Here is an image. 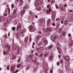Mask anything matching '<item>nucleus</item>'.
<instances>
[{
    "label": "nucleus",
    "mask_w": 73,
    "mask_h": 73,
    "mask_svg": "<svg viewBox=\"0 0 73 73\" xmlns=\"http://www.w3.org/2000/svg\"><path fill=\"white\" fill-rule=\"evenodd\" d=\"M35 64H36V65H40V64L37 62H36L35 63Z\"/></svg>",
    "instance_id": "45"
},
{
    "label": "nucleus",
    "mask_w": 73,
    "mask_h": 73,
    "mask_svg": "<svg viewBox=\"0 0 73 73\" xmlns=\"http://www.w3.org/2000/svg\"><path fill=\"white\" fill-rule=\"evenodd\" d=\"M40 35H37L36 38V39H37V40H39V39H40Z\"/></svg>",
    "instance_id": "28"
},
{
    "label": "nucleus",
    "mask_w": 73,
    "mask_h": 73,
    "mask_svg": "<svg viewBox=\"0 0 73 73\" xmlns=\"http://www.w3.org/2000/svg\"><path fill=\"white\" fill-rule=\"evenodd\" d=\"M52 26H56V24H55V23H52Z\"/></svg>",
    "instance_id": "55"
},
{
    "label": "nucleus",
    "mask_w": 73,
    "mask_h": 73,
    "mask_svg": "<svg viewBox=\"0 0 73 73\" xmlns=\"http://www.w3.org/2000/svg\"><path fill=\"white\" fill-rule=\"evenodd\" d=\"M21 51L20 50H18V52L17 53V54H19V53H20V52Z\"/></svg>",
    "instance_id": "59"
},
{
    "label": "nucleus",
    "mask_w": 73,
    "mask_h": 73,
    "mask_svg": "<svg viewBox=\"0 0 73 73\" xmlns=\"http://www.w3.org/2000/svg\"><path fill=\"white\" fill-rule=\"evenodd\" d=\"M34 45H35V42H33V45H32V48H35V46Z\"/></svg>",
    "instance_id": "32"
},
{
    "label": "nucleus",
    "mask_w": 73,
    "mask_h": 73,
    "mask_svg": "<svg viewBox=\"0 0 73 73\" xmlns=\"http://www.w3.org/2000/svg\"><path fill=\"white\" fill-rule=\"evenodd\" d=\"M8 23H5L4 24V27L5 28H7L8 27Z\"/></svg>",
    "instance_id": "19"
},
{
    "label": "nucleus",
    "mask_w": 73,
    "mask_h": 73,
    "mask_svg": "<svg viewBox=\"0 0 73 73\" xmlns=\"http://www.w3.org/2000/svg\"><path fill=\"white\" fill-rule=\"evenodd\" d=\"M42 2H43V0H36V1L35 4L36 7L40 5L41 3H42Z\"/></svg>",
    "instance_id": "1"
},
{
    "label": "nucleus",
    "mask_w": 73,
    "mask_h": 73,
    "mask_svg": "<svg viewBox=\"0 0 73 73\" xmlns=\"http://www.w3.org/2000/svg\"><path fill=\"white\" fill-rule=\"evenodd\" d=\"M58 31L59 33H61L62 31V29L61 28L59 29H58Z\"/></svg>",
    "instance_id": "46"
},
{
    "label": "nucleus",
    "mask_w": 73,
    "mask_h": 73,
    "mask_svg": "<svg viewBox=\"0 0 73 73\" xmlns=\"http://www.w3.org/2000/svg\"><path fill=\"white\" fill-rule=\"evenodd\" d=\"M16 1L17 2H19V1H20V7H21V8L23 7V3L24 2L23 0H16Z\"/></svg>",
    "instance_id": "4"
},
{
    "label": "nucleus",
    "mask_w": 73,
    "mask_h": 73,
    "mask_svg": "<svg viewBox=\"0 0 73 73\" xmlns=\"http://www.w3.org/2000/svg\"><path fill=\"white\" fill-rule=\"evenodd\" d=\"M22 30V31H21V32L24 33V32H25V30H24V29Z\"/></svg>",
    "instance_id": "60"
},
{
    "label": "nucleus",
    "mask_w": 73,
    "mask_h": 73,
    "mask_svg": "<svg viewBox=\"0 0 73 73\" xmlns=\"http://www.w3.org/2000/svg\"><path fill=\"white\" fill-rule=\"evenodd\" d=\"M38 33L39 34H40V35H41L42 34V32L40 31H39L38 32Z\"/></svg>",
    "instance_id": "54"
},
{
    "label": "nucleus",
    "mask_w": 73,
    "mask_h": 73,
    "mask_svg": "<svg viewBox=\"0 0 73 73\" xmlns=\"http://www.w3.org/2000/svg\"><path fill=\"white\" fill-rule=\"evenodd\" d=\"M60 64V61H59L58 62H57V66H59Z\"/></svg>",
    "instance_id": "42"
},
{
    "label": "nucleus",
    "mask_w": 73,
    "mask_h": 73,
    "mask_svg": "<svg viewBox=\"0 0 73 73\" xmlns=\"http://www.w3.org/2000/svg\"><path fill=\"white\" fill-rule=\"evenodd\" d=\"M37 69V67H35L33 69L34 72H35L36 71Z\"/></svg>",
    "instance_id": "35"
},
{
    "label": "nucleus",
    "mask_w": 73,
    "mask_h": 73,
    "mask_svg": "<svg viewBox=\"0 0 73 73\" xmlns=\"http://www.w3.org/2000/svg\"><path fill=\"white\" fill-rule=\"evenodd\" d=\"M15 68V65H13L11 67L10 70L11 72H13L14 70V68Z\"/></svg>",
    "instance_id": "10"
},
{
    "label": "nucleus",
    "mask_w": 73,
    "mask_h": 73,
    "mask_svg": "<svg viewBox=\"0 0 73 73\" xmlns=\"http://www.w3.org/2000/svg\"><path fill=\"white\" fill-rule=\"evenodd\" d=\"M25 10H22L21 12L20 15L22 16H23V15L25 13Z\"/></svg>",
    "instance_id": "13"
},
{
    "label": "nucleus",
    "mask_w": 73,
    "mask_h": 73,
    "mask_svg": "<svg viewBox=\"0 0 73 73\" xmlns=\"http://www.w3.org/2000/svg\"><path fill=\"white\" fill-rule=\"evenodd\" d=\"M53 29V28L50 27L49 31L50 32L52 31V30Z\"/></svg>",
    "instance_id": "40"
},
{
    "label": "nucleus",
    "mask_w": 73,
    "mask_h": 73,
    "mask_svg": "<svg viewBox=\"0 0 73 73\" xmlns=\"http://www.w3.org/2000/svg\"><path fill=\"white\" fill-rule=\"evenodd\" d=\"M60 25V24H58V25H57L56 26V29H58V26Z\"/></svg>",
    "instance_id": "53"
},
{
    "label": "nucleus",
    "mask_w": 73,
    "mask_h": 73,
    "mask_svg": "<svg viewBox=\"0 0 73 73\" xmlns=\"http://www.w3.org/2000/svg\"><path fill=\"white\" fill-rule=\"evenodd\" d=\"M58 36L57 34H55L54 36H52L51 37V38L53 41L54 42V41H55L56 39L58 38Z\"/></svg>",
    "instance_id": "2"
},
{
    "label": "nucleus",
    "mask_w": 73,
    "mask_h": 73,
    "mask_svg": "<svg viewBox=\"0 0 73 73\" xmlns=\"http://www.w3.org/2000/svg\"><path fill=\"white\" fill-rule=\"evenodd\" d=\"M7 48H8V50H6V53L7 54H8V50H10V49L11 48V46L10 45H8L7 46Z\"/></svg>",
    "instance_id": "15"
},
{
    "label": "nucleus",
    "mask_w": 73,
    "mask_h": 73,
    "mask_svg": "<svg viewBox=\"0 0 73 73\" xmlns=\"http://www.w3.org/2000/svg\"><path fill=\"white\" fill-rule=\"evenodd\" d=\"M60 62L61 63H62H62H63L64 61H63V60H60Z\"/></svg>",
    "instance_id": "56"
},
{
    "label": "nucleus",
    "mask_w": 73,
    "mask_h": 73,
    "mask_svg": "<svg viewBox=\"0 0 73 73\" xmlns=\"http://www.w3.org/2000/svg\"><path fill=\"white\" fill-rule=\"evenodd\" d=\"M8 12L9 13V14H10V11H11V10H10V9H9V7H8Z\"/></svg>",
    "instance_id": "43"
},
{
    "label": "nucleus",
    "mask_w": 73,
    "mask_h": 73,
    "mask_svg": "<svg viewBox=\"0 0 73 73\" xmlns=\"http://www.w3.org/2000/svg\"><path fill=\"white\" fill-rule=\"evenodd\" d=\"M21 24H19L17 26V31H21Z\"/></svg>",
    "instance_id": "6"
},
{
    "label": "nucleus",
    "mask_w": 73,
    "mask_h": 73,
    "mask_svg": "<svg viewBox=\"0 0 73 73\" xmlns=\"http://www.w3.org/2000/svg\"><path fill=\"white\" fill-rule=\"evenodd\" d=\"M16 27H12V29L13 32H14V31H15V30H16Z\"/></svg>",
    "instance_id": "29"
},
{
    "label": "nucleus",
    "mask_w": 73,
    "mask_h": 73,
    "mask_svg": "<svg viewBox=\"0 0 73 73\" xmlns=\"http://www.w3.org/2000/svg\"><path fill=\"white\" fill-rule=\"evenodd\" d=\"M61 35L62 36L65 37L66 36V33L64 32H62L61 33Z\"/></svg>",
    "instance_id": "18"
},
{
    "label": "nucleus",
    "mask_w": 73,
    "mask_h": 73,
    "mask_svg": "<svg viewBox=\"0 0 73 73\" xmlns=\"http://www.w3.org/2000/svg\"><path fill=\"white\" fill-rule=\"evenodd\" d=\"M19 70H17L15 72H14L13 73H17V72H19Z\"/></svg>",
    "instance_id": "50"
},
{
    "label": "nucleus",
    "mask_w": 73,
    "mask_h": 73,
    "mask_svg": "<svg viewBox=\"0 0 73 73\" xmlns=\"http://www.w3.org/2000/svg\"><path fill=\"white\" fill-rule=\"evenodd\" d=\"M18 48V47H17V46H14L13 47V49L14 50H17V49Z\"/></svg>",
    "instance_id": "20"
},
{
    "label": "nucleus",
    "mask_w": 73,
    "mask_h": 73,
    "mask_svg": "<svg viewBox=\"0 0 73 73\" xmlns=\"http://www.w3.org/2000/svg\"><path fill=\"white\" fill-rule=\"evenodd\" d=\"M16 57L15 55L13 54L12 56V59H13V60H15V59H16Z\"/></svg>",
    "instance_id": "25"
},
{
    "label": "nucleus",
    "mask_w": 73,
    "mask_h": 73,
    "mask_svg": "<svg viewBox=\"0 0 73 73\" xmlns=\"http://www.w3.org/2000/svg\"><path fill=\"white\" fill-rule=\"evenodd\" d=\"M29 40H30V42H31L32 41V38L31 37H30Z\"/></svg>",
    "instance_id": "63"
},
{
    "label": "nucleus",
    "mask_w": 73,
    "mask_h": 73,
    "mask_svg": "<svg viewBox=\"0 0 73 73\" xmlns=\"http://www.w3.org/2000/svg\"><path fill=\"white\" fill-rule=\"evenodd\" d=\"M54 57V56L53 55H51V56L50 57V58H48L49 59H50V60H53V58Z\"/></svg>",
    "instance_id": "22"
},
{
    "label": "nucleus",
    "mask_w": 73,
    "mask_h": 73,
    "mask_svg": "<svg viewBox=\"0 0 73 73\" xmlns=\"http://www.w3.org/2000/svg\"><path fill=\"white\" fill-rule=\"evenodd\" d=\"M56 49L58 50L59 54H61V51H60V48L58 46H56Z\"/></svg>",
    "instance_id": "14"
},
{
    "label": "nucleus",
    "mask_w": 73,
    "mask_h": 73,
    "mask_svg": "<svg viewBox=\"0 0 73 73\" xmlns=\"http://www.w3.org/2000/svg\"><path fill=\"white\" fill-rule=\"evenodd\" d=\"M4 17L2 16L0 17V21H3L4 20Z\"/></svg>",
    "instance_id": "27"
},
{
    "label": "nucleus",
    "mask_w": 73,
    "mask_h": 73,
    "mask_svg": "<svg viewBox=\"0 0 73 73\" xmlns=\"http://www.w3.org/2000/svg\"><path fill=\"white\" fill-rule=\"evenodd\" d=\"M37 61V58H35L34 60V63H35V62H36Z\"/></svg>",
    "instance_id": "39"
},
{
    "label": "nucleus",
    "mask_w": 73,
    "mask_h": 73,
    "mask_svg": "<svg viewBox=\"0 0 73 73\" xmlns=\"http://www.w3.org/2000/svg\"><path fill=\"white\" fill-rule=\"evenodd\" d=\"M6 52L5 51H4V52H3V55H6Z\"/></svg>",
    "instance_id": "51"
},
{
    "label": "nucleus",
    "mask_w": 73,
    "mask_h": 73,
    "mask_svg": "<svg viewBox=\"0 0 73 73\" xmlns=\"http://www.w3.org/2000/svg\"><path fill=\"white\" fill-rule=\"evenodd\" d=\"M8 15V14L6 13L5 12L3 13V16H7Z\"/></svg>",
    "instance_id": "34"
},
{
    "label": "nucleus",
    "mask_w": 73,
    "mask_h": 73,
    "mask_svg": "<svg viewBox=\"0 0 73 73\" xmlns=\"http://www.w3.org/2000/svg\"><path fill=\"white\" fill-rule=\"evenodd\" d=\"M7 70H9V66H7Z\"/></svg>",
    "instance_id": "58"
},
{
    "label": "nucleus",
    "mask_w": 73,
    "mask_h": 73,
    "mask_svg": "<svg viewBox=\"0 0 73 73\" xmlns=\"http://www.w3.org/2000/svg\"><path fill=\"white\" fill-rule=\"evenodd\" d=\"M39 21L40 22V23H42V20L40 19H39Z\"/></svg>",
    "instance_id": "49"
},
{
    "label": "nucleus",
    "mask_w": 73,
    "mask_h": 73,
    "mask_svg": "<svg viewBox=\"0 0 73 73\" xmlns=\"http://www.w3.org/2000/svg\"><path fill=\"white\" fill-rule=\"evenodd\" d=\"M56 13H57V12L54 11L52 15L51 18L53 21H55L54 19H55V17H56Z\"/></svg>",
    "instance_id": "3"
},
{
    "label": "nucleus",
    "mask_w": 73,
    "mask_h": 73,
    "mask_svg": "<svg viewBox=\"0 0 73 73\" xmlns=\"http://www.w3.org/2000/svg\"><path fill=\"white\" fill-rule=\"evenodd\" d=\"M36 48L38 52H42V51L44 50V48L43 47H40L39 48L36 47Z\"/></svg>",
    "instance_id": "5"
},
{
    "label": "nucleus",
    "mask_w": 73,
    "mask_h": 73,
    "mask_svg": "<svg viewBox=\"0 0 73 73\" xmlns=\"http://www.w3.org/2000/svg\"><path fill=\"white\" fill-rule=\"evenodd\" d=\"M30 69V66L28 65L26 68V70H28V69Z\"/></svg>",
    "instance_id": "26"
},
{
    "label": "nucleus",
    "mask_w": 73,
    "mask_h": 73,
    "mask_svg": "<svg viewBox=\"0 0 73 73\" xmlns=\"http://www.w3.org/2000/svg\"><path fill=\"white\" fill-rule=\"evenodd\" d=\"M58 72L59 73H64L63 72V70H61L60 69H59L58 70Z\"/></svg>",
    "instance_id": "24"
},
{
    "label": "nucleus",
    "mask_w": 73,
    "mask_h": 73,
    "mask_svg": "<svg viewBox=\"0 0 73 73\" xmlns=\"http://www.w3.org/2000/svg\"><path fill=\"white\" fill-rule=\"evenodd\" d=\"M51 6V4H49L48 5H47V8H49V7H50V6Z\"/></svg>",
    "instance_id": "48"
},
{
    "label": "nucleus",
    "mask_w": 73,
    "mask_h": 73,
    "mask_svg": "<svg viewBox=\"0 0 73 73\" xmlns=\"http://www.w3.org/2000/svg\"><path fill=\"white\" fill-rule=\"evenodd\" d=\"M50 29V27H48L46 28V32L49 31V29Z\"/></svg>",
    "instance_id": "44"
},
{
    "label": "nucleus",
    "mask_w": 73,
    "mask_h": 73,
    "mask_svg": "<svg viewBox=\"0 0 73 73\" xmlns=\"http://www.w3.org/2000/svg\"><path fill=\"white\" fill-rule=\"evenodd\" d=\"M53 47V45H50L48 47V48L50 49H52Z\"/></svg>",
    "instance_id": "33"
},
{
    "label": "nucleus",
    "mask_w": 73,
    "mask_h": 73,
    "mask_svg": "<svg viewBox=\"0 0 73 73\" xmlns=\"http://www.w3.org/2000/svg\"><path fill=\"white\" fill-rule=\"evenodd\" d=\"M43 42L44 43L46 44V45L48 44V40L46 39V38H43Z\"/></svg>",
    "instance_id": "11"
},
{
    "label": "nucleus",
    "mask_w": 73,
    "mask_h": 73,
    "mask_svg": "<svg viewBox=\"0 0 73 73\" xmlns=\"http://www.w3.org/2000/svg\"><path fill=\"white\" fill-rule=\"evenodd\" d=\"M14 14H16V12H17V10L15 9H14Z\"/></svg>",
    "instance_id": "47"
},
{
    "label": "nucleus",
    "mask_w": 73,
    "mask_h": 73,
    "mask_svg": "<svg viewBox=\"0 0 73 73\" xmlns=\"http://www.w3.org/2000/svg\"><path fill=\"white\" fill-rule=\"evenodd\" d=\"M50 73H53V70H51Z\"/></svg>",
    "instance_id": "61"
},
{
    "label": "nucleus",
    "mask_w": 73,
    "mask_h": 73,
    "mask_svg": "<svg viewBox=\"0 0 73 73\" xmlns=\"http://www.w3.org/2000/svg\"><path fill=\"white\" fill-rule=\"evenodd\" d=\"M7 23H9V24H11V23H12V21L11 20H8L7 21Z\"/></svg>",
    "instance_id": "37"
},
{
    "label": "nucleus",
    "mask_w": 73,
    "mask_h": 73,
    "mask_svg": "<svg viewBox=\"0 0 73 73\" xmlns=\"http://www.w3.org/2000/svg\"><path fill=\"white\" fill-rule=\"evenodd\" d=\"M36 9L38 10V11H41V8L40 7H37Z\"/></svg>",
    "instance_id": "31"
},
{
    "label": "nucleus",
    "mask_w": 73,
    "mask_h": 73,
    "mask_svg": "<svg viewBox=\"0 0 73 73\" xmlns=\"http://www.w3.org/2000/svg\"><path fill=\"white\" fill-rule=\"evenodd\" d=\"M43 56H44V54L42 53H41L39 54V57L40 58H42L43 57Z\"/></svg>",
    "instance_id": "21"
},
{
    "label": "nucleus",
    "mask_w": 73,
    "mask_h": 73,
    "mask_svg": "<svg viewBox=\"0 0 73 73\" xmlns=\"http://www.w3.org/2000/svg\"><path fill=\"white\" fill-rule=\"evenodd\" d=\"M51 4H54V2H53V0H52L51 1Z\"/></svg>",
    "instance_id": "57"
},
{
    "label": "nucleus",
    "mask_w": 73,
    "mask_h": 73,
    "mask_svg": "<svg viewBox=\"0 0 73 73\" xmlns=\"http://www.w3.org/2000/svg\"><path fill=\"white\" fill-rule=\"evenodd\" d=\"M4 37H5V38L7 37V34H6L5 35V36H4Z\"/></svg>",
    "instance_id": "62"
},
{
    "label": "nucleus",
    "mask_w": 73,
    "mask_h": 73,
    "mask_svg": "<svg viewBox=\"0 0 73 73\" xmlns=\"http://www.w3.org/2000/svg\"><path fill=\"white\" fill-rule=\"evenodd\" d=\"M47 56H48V54L47 53H45L44 55V57H47Z\"/></svg>",
    "instance_id": "41"
},
{
    "label": "nucleus",
    "mask_w": 73,
    "mask_h": 73,
    "mask_svg": "<svg viewBox=\"0 0 73 73\" xmlns=\"http://www.w3.org/2000/svg\"><path fill=\"white\" fill-rule=\"evenodd\" d=\"M20 59H19L17 60L18 62H20Z\"/></svg>",
    "instance_id": "64"
},
{
    "label": "nucleus",
    "mask_w": 73,
    "mask_h": 73,
    "mask_svg": "<svg viewBox=\"0 0 73 73\" xmlns=\"http://www.w3.org/2000/svg\"><path fill=\"white\" fill-rule=\"evenodd\" d=\"M29 29H30V31L31 32H33L34 31V29L33 28V26L32 25L29 26Z\"/></svg>",
    "instance_id": "8"
},
{
    "label": "nucleus",
    "mask_w": 73,
    "mask_h": 73,
    "mask_svg": "<svg viewBox=\"0 0 73 73\" xmlns=\"http://www.w3.org/2000/svg\"><path fill=\"white\" fill-rule=\"evenodd\" d=\"M41 45V43H38V46H40Z\"/></svg>",
    "instance_id": "52"
},
{
    "label": "nucleus",
    "mask_w": 73,
    "mask_h": 73,
    "mask_svg": "<svg viewBox=\"0 0 73 73\" xmlns=\"http://www.w3.org/2000/svg\"><path fill=\"white\" fill-rule=\"evenodd\" d=\"M68 45L69 47H72V46L73 45V41H72L70 42Z\"/></svg>",
    "instance_id": "12"
},
{
    "label": "nucleus",
    "mask_w": 73,
    "mask_h": 73,
    "mask_svg": "<svg viewBox=\"0 0 73 73\" xmlns=\"http://www.w3.org/2000/svg\"><path fill=\"white\" fill-rule=\"evenodd\" d=\"M51 22V19H48L47 22V26H49L50 25V23Z\"/></svg>",
    "instance_id": "9"
},
{
    "label": "nucleus",
    "mask_w": 73,
    "mask_h": 73,
    "mask_svg": "<svg viewBox=\"0 0 73 73\" xmlns=\"http://www.w3.org/2000/svg\"><path fill=\"white\" fill-rule=\"evenodd\" d=\"M29 8V6L28 5H26L24 7V9H28Z\"/></svg>",
    "instance_id": "16"
},
{
    "label": "nucleus",
    "mask_w": 73,
    "mask_h": 73,
    "mask_svg": "<svg viewBox=\"0 0 73 73\" xmlns=\"http://www.w3.org/2000/svg\"><path fill=\"white\" fill-rule=\"evenodd\" d=\"M43 20H42V23L44 24H45V20L44 19V18H43L42 19Z\"/></svg>",
    "instance_id": "36"
},
{
    "label": "nucleus",
    "mask_w": 73,
    "mask_h": 73,
    "mask_svg": "<svg viewBox=\"0 0 73 73\" xmlns=\"http://www.w3.org/2000/svg\"><path fill=\"white\" fill-rule=\"evenodd\" d=\"M63 58L64 59V60H66L67 61H69L70 60V57L69 56L67 55L66 56H63Z\"/></svg>",
    "instance_id": "7"
},
{
    "label": "nucleus",
    "mask_w": 73,
    "mask_h": 73,
    "mask_svg": "<svg viewBox=\"0 0 73 73\" xmlns=\"http://www.w3.org/2000/svg\"><path fill=\"white\" fill-rule=\"evenodd\" d=\"M33 57V54H31L29 55V58H32Z\"/></svg>",
    "instance_id": "30"
},
{
    "label": "nucleus",
    "mask_w": 73,
    "mask_h": 73,
    "mask_svg": "<svg viewBox=\"0 0 73 73\" xmlns=\"http://www.w3.org/2000/svg\"><path fill=\"white\" fill-rule=\"evenodd\" d=\"M11 7L12 8V9H13L14 7H15V5L14 4H12L11 5Z\"/></svg>",
    "instance_id": "38"
},
{
    "label": "nucleus",
    "mask_w": 73,
    "mask_h": 73,
    "mask_svg": "<svg viewBox=\"0 0 73 73\" xmlns=\"http://www.w3.org/2000/svg\"><path fill=\"white\" fill-rule=\"evenodd\" d=\"M28 37L27 36L25 39V43L27 44L28 42Z\"/></svg>",
    "instance_id": "17"
},
{
    "label": "nucleus",
    "mask_w": 73,
    "mask_h": 73,
    "mask_svg": "<svg viewBox=\"0 0 73 73\" xmlns=\"http://www.w3.org/2000/svg\"><path fill=\"white\" fill-rule=\"evenodd\" d=\"M60 9L61 10L63 11V10H65V7L64 6H62V7H60Z\"/></svg>",
    "instance_id": "23"
}]
</instances>
